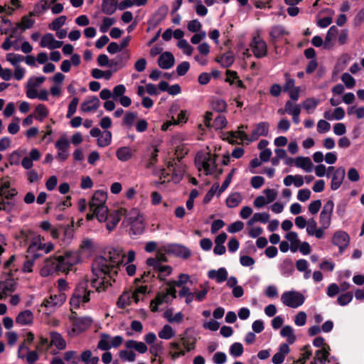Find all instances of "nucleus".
Returning a JSON list of instances; mask_svg holds the SVG:
<instances>
[{
    "label": "nucleus",
    "instance_id": "nucleus-31",
    "mask_svg": "<svg viewBox=\"0 0 364 364\" xmlns=\"http://www.w3.org/2000/svg\"><path fill=\"white\" fill-rule=\"evenodd\" d=\"M330 348L327 346V349L323 347L322 349L318 350L316 351V356L314 358L313 360L311 361L310 364H317V362L319 361L321 364L324 363L327 360L329 353Z\"/></svg>",
    "mask_w": 364,
    "mask_h": 364
},
{
    "label": "nucleus",
    "instance_id": "nucleus-24",
    "mask_svg": "<svg viewBox=\"0 0 364 364\" xmlns=\"http://www.w3.org/2000/svg\"><path fill=\"white\" fill-rule=\"evenodd\" d=\"M295 165L296 167L302 168L307 173L312 171L314 164L309 157L298 156L295 159Z\"/></svg>",
    "mask_w": 364,
    "mask_h": 364
},
{
    "label": "nucleus",
    "instance_id": "nucleus-30",
    "mask_svg": "<svg viewBox=\"0 0 364 364\" xmlns=\"http://www.w3.org/2000/svg\"><path fill=\"white\" fill-rule=\"evenodd\" d=\"M211 108L217 112H225L227 111V102L222 99L213 97L210 100Z\"/></svg>",
    "mask_w": 364,
    "mask_h": 364
},
{
    "label": "nucleus",
    "instance_id": "nucleus-46",
    "mask_svg": "<svg viewBox=\"0 0 364 364\" xmlns=\"http://www.w3.org/2000/svg\"><path fill=\"white\" fill-rule=\"evenodd\" d=\"M353 298V294L352 291H347L344 294H342L338 296L337 299V302L341 306H346L348 304Z\"/></svg>",
    "mask_w": 364,
    "mask_h": 364
},
{
    "label": "nucleus",
    "instance_id": "nucleus-18",
    "mask_svg": "<svg viewBox=\"0 0 364 364\" xmlns=\"http://www.w3.org/2000/svg\"><path fill=\"white\" fill-rule=\"evenodd\" d=\"M157 63L161 68L168 70L173 66L175 58L171 52L166 51L160 55Z\"/></svg>",
    "mask_w": 364,
    "mask_h": 364
},
{
    "label": "nucleus",
    "instance_id": "nucleus-26",
    "mask_svg": "<svg viewBox=\"0 0 364 364\" xmlns=\"http://www.w3.org/2000/svg\"><path fill=\"white\" fill-rule=\"evenodd\" d=\"M168 294L163 292H159L156 297L150 302V309L152 312H157L159 311V306L163 303H168Z\"/></svg>",
    "mask_w": 364,
    "mask_h": 364
},
{
    "label": "nucleus",
    "instance_id": "nucleus-23",
    "mask_svg": "<svg viewBox=\"0 0 364 364\" xmlns=\"http://www.w3.org/2000/svg\"><path fill=\"white\" fill-rule=\"evenodd\" d=\"M100 105V102L97 97L92 96L90 99L84 101L81 104V109L85 112L95 111Z\"/></svg>",
    "mask_w": 364,
    "mask_h": 364
},
{
    "label": "nucleus",
    "instance_id": "nucleus-1",
    "mask_svg": "<svg viewBox=\"0 0 364 364\" xmlns=\"http://www.w3.org/2000/svg\"><path fill=\"white\" fill-rule=\"evenodd\" d=\"M107 258L103 256L97 257L92 264V272L97 278L91 281V284L93 287H96L97 291L105 290L110 283L104 279L97 284V279L101 277L108 275L111 277L112 271L117 274L115 269L119 264L122 262V259L124 255L122 254V250L119 248H112L108 251Z\"/></svg>",
    "mask_w": 364,
    "mask_h": 364
},
{
    "label": "nucleus",
    "instance_id": "nucleus-59",
    "mask_svg": "<svg viewBox=\"0 0 364 364\" xmlns=\"http://www.w3.org/2000/svg\"><path fill=\"white\" fill-rule=\"evenodd\" d=\"M130 304V296L129 294H122L117 301V305L119 309H124L127 306Z\"/></svg>",
    "mask_w": 364,
    "mask_h": 364
},
{
    "label": "nucleus",
    "instance_id": "nucleus-19",
    "mask_svg": "<svg viewBox=\"0 0 364 364\" xmlns=\"http://www.w3.org/2000/svg\"><path fill=\"white\" fill-rule=\"evenodd\" d=\"M167 251L183 259H188L191 255V250L186 246L181 245H171L168 246Z\"/></svg>",
    "mask_w": 364,
    "mask_h": 364
},
{
    "label": "nucleus",
    "instance_id": "nucleus-21",
    "mask_svg": "<svg viewBox=\"0 0 364 364\" xmlns=\"http://www.w3.org/2000/svg\"><path fill=\"white\" fill-rule=\"evenodd\" d=\"M289 352L290 348L289 345L287 343H282L279 347V351L272 358V363L274 364H282Z\"/></svg>",
    "mask_w": 364,
    "mask_h": 364
},
{
    "label": "nucleus",
    "instance_id": "nucleus-15",
    "mask_svg": "<svg viewBox=\"0 0 364 364\" xmlns=\"http://www.w3.org/2000/svg\"><path fill=\"white\" fill-rule=\"evenodd\" d=\"M93 320L90 316H82L76 318L73 326V331L76 333H80L86 331L92 325Z\"/></svg>",
    "mask_w": 364,
    "mask_h": 364
},
{
    "label": "nucleus",
    "instance_id": "nucleus-32",
    "mask_svg": "<svg viewBox=\"0 0 364 364\" xmlns=\"http://www.w3.org/2000/svg\"><path fill=\"white\" fill-rule=\"evenodd\" d=\"M288 34L282 26H277L272 28L269 32L270 43L275 45L278 38Z\"/></svg>",
    "mask_w": 364,
    "mask_h": 364
},
{
    "label": "nucleus",
    "instance_id": "nucleus-28",
    "mask_svg": "<svg viewBox=\"0 0 364 364\" xmlns=\"http://www.w3.org/2000/svg\"><path fill=\"white\" fill-rule=\"evenodd\" d=\"M215 60L216 62L220 63L222 67L229 68L235 61L234 54L232 51L226 52L220 56H217Z\"/></svg>",
    "mask_w": 364,
    "mask_h": 364
},
{
    "label": "nucleus",
    "instance_id": "nucleus-40",
    "mask_svg": "<svg viewBox=\"0 0 364 364\" xmlns=\"http://www.w3.org/2000/svg\"><path fill=\"white\" fill-rule=\"evenodd\" d=\"M35 112L37 114L35 118L36 120L42 122L48 115V110L46 105L43 104L38 105L35 108Z\"/></svg>",
    "mask_w": 364,
    "mask_h": 364
},
{
    "label": "nucleus",
    "instance_id": "nucleus-50",
    "mask_svg": "<svg viewBox=\"0 0 364 364\" xmlns=\"http://www.w3.org/2000/svg\"><path fill=\"white\" fill-rule=\"evenodd\" d=\"M3 284V292L5 294H6L7 292H14L16 290L17 283L14 279H7Z\"/></svg>",
    "mask_w": 364,
    "mask_h": 364
},
{
    "label": "nucleus",
    "instance_id": "nucleus-35",
    "mask_svg": "<svg viewBox=\"0 0 364 364\" xmlns=\"http://www.w3.org/2000/svg\"><path fill=\"white\" fill-rule=\"evenodd\" d=\"M107 198V192L102 190H97L94 193L92 200L90 203H93L94 204L99 205H105Z\"/></svg>",
    "mask_w": 364,
    "mask_h": 364
},
{
    "label": "nucleus",
    "instance_id": "nucleus-13",
    "mask_svg": "<svg viewBox=\"0 0 364 364\" xmlns=\"http://www.w3.org/2000/svg\"><path fill=\"white\" fill-rule=\"evenodd\" d=\"M88 284L87 281H82L77 285L73 295L82 299V303H87L90 301V295L91 291L87 290Z\"/></svg>",
    "mask_w": 364,
    "mask_h": 364
},
{
    "label": "nucleus",
    "instance_id": "nucleus-17",
    "mask_svg": "<svg viewBox=\"0 0 364 364\" xmlns=\"http://www.w3.org/2000/svg\"><path fill=\"white\" fill-rule=\"evenodd\" d=\"M63 44V41H57L54 38L52 33L45 34L40 42V46L42 48H48L49 49H55L60 48Z\"/></svg>",
    "mask_w": 364,
    "mask_h": 364
},
{
    "label": "nucleus",
    "instance_id": "nucleus-55",
    "mask_svg": "<svg viewBox=\"0 0 364 364\" xmlns=\"http://www.w3.org/2000/svg\"><path fill=\"white\" fill-rule=\"evenodd\" d=\"M320 103L319 100L315 99L314 97L307 98L303 103V107L307 111L310 109H314Z\"/></svg>",
    "mask_w": 364,
    "mask_h": 364
},
{
    "label": "nucleus",
    "instance_id": "nucleus-43",
    "mask_svg": "<svg viewBox=\"0 0 364 364\" xmlns=\"http://www.w3.org/2000/svg\"><path fill=\"white\" fill-rule=\"evenodd\" d=\"M304 352L301 354V357L296 360L294 361L293 364H304L307 360L311 356V350H310V346L306 345L303 348Z\"/></svg>",
    "mask_w": 364,
    "mask_h": 364
},
{
    "label": "nucleus",
    "instance_id": "nucleus-61",
    "mask_svg": "<svg viewBox=\"0 0 364 364\" xmlns=\"http://www.w3.org/2000/svg\"><path fill=\"white\" fill-rule=\"evenodd\" d=\"M158 153H159V149L156 147H155L148 160V162L146 164V167L147 168H153L155 166V164L157 163Z\"/></svg>",
    "mask_w": 364,
    "mask_h": 364
},
{
    "label": "nucleus",
    "instance_id": "nucleus-9",
    "mask_svg": "<svg viewBox=\"0 0 364 364\" xmlns=\"http://www.w3.org/2000/svg\"><path fill=\"white\" fill-rule=\"evenodd\" d=\"M250 47L254 55L257 58H263L267 54V43L259 36L253 38Z\"/></svg>",
    "mask_w": 364,
    "mask_h": 364
},
{
    "label": "nucleus",
    "instance_id": "nucleus-38",
    "mask_svg": "<svg viewBox=\"0 0 364 364\" xmlns=\"http://www.w3.org/2000/svg\"><path fill=\"white\" fill-rule=\"evenodd\" d=\"M112 133L108 130H105L97 139V145L100 147L109 146L112 142Z\"/></svg>",
    "mask_w": 364,
    "mask_h": 364
},
{
    "label": "nucleus",
    "instance_id": "nucleus-47",
    "mask_svg": "<svg viewBox=\"0 0 364 364\" xmlns=\"http://www.w3.org/2000/svg\"><path fill=\"white\" fill-rule=\"evenodd\" d=\"M244 351V348L242 343L235 342L230 347V353L234 357H240Z\"/></svg>",
    "mask_w": 364,
    "mask_h": 364
},
{
    "label": "nucleus",
    "instance_id": "nucleus-8",
    "mask_svg": "<svg viewBox=\"0 0 364 364\" xmlns=\"http://www.w3.org/2000/svg\"><path fill=\"white\" fill-rule=\"evenodd\" d=\"M332 242L338 247L339 252L343 254L349 245L350 236L343 230H338L333 235Z\"/></svg>",
    "mask_w": 364,
    "mask_h": 364
},
{
    "label": "nucleus",
    "instance_id": "nucleus-7",
    "mask_svg": "<svg viewBox=\"0 0 364 364\" xmlns=\"http://www.w3.org/2000/svg\"><path fill=\"white\" fill-rule=\"evenodd\" d=\"M333 208L334 203L331 200H328L323 205L319 216V222L323 229L328 228L331 225Z\"/></svg>",
    "mask_w": 364,
    "mask_h": 364
},
{
    "label": "nucleus",
    "instance_id": "nucleus-25",
    "mask_svg": "<svg viewBox=\"0 0 364 364\" xmlns=\"http://www.w3.org/2000/svg\"><path fill=\"white\" fill-rule=\"evenodd\" d=\"M50 342L49 346H55L58 350H64L66 348V342L60 333L56 331L50 333Z\"/></svg>",
    "mask_w": 364,
    "mask_h": 364
},
{
    "label": "nucleus",
    "instance_id": "nucleus-34",
    "mask_svg": "<svg viewBox=\"0 0 364 364\" xmlns=\"http://www.w3.org/2000/svg\"><path fill=\"white\" fill-rule=\"evenodd\" d=\"M280 335L284 338H287V341L290 345L296 341V338L291 326H284L280 331Z\"/></svg>",
    "mask_w": 364,
    "mask_h": 364
},
{
    "label": "nucleus",
    "instance_id": "nucleus-53",
    "mask_svg": "<svg viewBox=\"0 0 364 364\" xmlns=\"http://www.w3.org/2000/svg\"><path fill=\"white\" fill-rule=\"evenodd\" d=\"M341 80L348 89L353 88L355 85V80L348 73H344L342 75Z\"/></svg>",
    "mask_w": 364,
    "mask_h": 364
},
{
    "label": "nucleus",
    "instance_id": "nucleus-33",
    "mask_svg": "<svg viewBox=\"0 0 364 364\" xmlns=\"http://www.w3.org/2000/svg\"><path fill=\"white\" fill-rule=\"evenodd\" d=\"M132 156V149L129 146L119 147L116 151V156L121 161H127Z\"/></svg>",
    "mask_w": 364,
    "mask_h": 364
},
{
    "label": "nucleus",
    "instance_id": "nucleus-44",
    "mask_svg": "<svg viewBox=\"0 0 364 364\" xmlns=\"http://www.w3.org/2000/svg\"><path fill=\"white\" fill-rule=\"evenodd\" d=\"M35 23V21L28 16H23L21 18V22L18 23V27H21L22 31L31 28Z\"/></svg>",
    "mask_w": 364,
    "mask_h": 364
},
{
    "label": "nucleus",
    "instance_id": "nucleus-3",
    "mask_svg": "<svg viewBox=\"0 0 364 364\" xmlns=\"http://www.w3.org/2000/svg\"><path fill=\"white\" fill-rule=\"evenodd\" d=\"M127 219L131 225L129 232L133 235H140L143 232L142 216L137 208H132L128 213Z\"/></svg>",
    "mask_w": 364,
    "mask_h": 364
},
{
    "label": "nucleus",
    "instance_id": "nucleus-64",
    "mask_svg": "<svg viewBox=\"0 0 364 364\" xmlns=\"http://www.w3.org/2000/svg\"><path fill=\"white\" fill-rule=\"evenodd\" d=\"M190 68V63L187 61H183L176 67V73L178 76L185 75Z\"/></svg>",
    "mask_w": 364,
    "mask_h": 364
},
{
    "label": "nucleus",
    "instance_id": "nucleus-42",
    "mask_svg": "<svg viewBox=\"0 0 364 364\" xmlns=\"http://www.w3.org/2000/svg\"><path fill=\"white\" fill-rule=\"evenodd\" d=\"M146 264L147 266L151 267L153 270L158 273L167 269L166 267H164V265H162L161 263L159 262L156 259H154V257L148 258L146 261Z\"/></svg>",
    "mask_w": 364,
    "mask_h": 364
},
{
    "label": "nucleus",
    "instance_id": "nucleus-39",
    "mask_svg": "<svg viewBox=\"0 0 364 364\" xmlns=\"http://www.w3.org/2000/svg\"><path fill=\"white\" fill-rule=\"evenodd\" d=\"M281 271L284 275H290L294 272V263L291 259H286L281 265Z\"/></svg>",
    "mask_w": 364,
    "mask_h": 364
},
{
    "label": "nucleus",
    "instance_id": "nucleus-49",
    "mask_svg": "<svg viewBox=\"0 0 364 364\" xmlns=\"http://www.w3.org/2000/svg\"><path fill=\"white\" fill-rule=\"evenodd\" d=\"M119 356L123 361L133 362L135 360L136 354L132 350H121Z\"/></svg>",
    "mask_w": 364,
    "mask_h": 364
},
{
    "label": "nucleus",
    "instance_id": "nucleus-10",
    "mask_svg": "<svg viewBox=\"0 0 364 364\" xmlns=\"http://www.w3.org/2000/svg\"><path fill=\"white\" fill-rule=\"evenodd\" d=\"M127 210L124 208H119L109 213L107 220V229L109 231L113 230L121 220L122 215H127Z\"/></svg>",
    "mask_w": 364,
    "mask_h": 364
},
{
    "label": "nucleus",
    "instance_id": "nucleus-63",
    "mask_svg": "<svg viewBox=\"0 0 364 364\" xmlns=\"http://www.w3.org/2000/svg\"><path fill=\"white\" fill-rule=\"evenodd\" d=\"M115 23L114 18L104 17L102 19V23L100 26V31L105 33L108 31L109 28Z\"/></svg>",
    "mask_w": 364,
    "mask_h": 364
},
{
    "label": "nucleus",
    "instance_id": "nucleus-27",
    "mask_svg": "<svg viewBox=\"0 0 364 364\" xmlns=\"http://www.w3.org/2000/svg\"><path fill=\"white\" fill-rule=\"evenodd\" d=\"M118 8L117 0H102V12L106 15L114 14Z\"/></svg>",
    "mask_w": 364,
    "mask_h": 364
},
{
    "label": "nucleus",
    "instance_id": "nucleus-52",
    "mask_svg": "<svg viewBox=\"0 0 364 364\" xmlns=\"http://www.w3.org/2000/svg\"><path fill=\"white\" fill-rule=\"evenodd\" d=\"M235 171H236L235 168H232L230 171V172L228 174L226 178L225 179V181H223V183H222L221 186L219 188L218 196H220L221 193L225 191L226 190V188L229 186V185L230 184L231 181H232V177H233V175H234Z\"/></svg>",
    "mask_w": 364,
    "mask_h": 364
},
{
    "label": "nucleus",
    "instance_id": "nucleus-16",
    "mask_svg": "<svg viewBox=\"0 0 364 364\" xmlns=\"http://www.w3.org/2000/svg\"><path fill=\"white\" fill-rule=\"evenodd\" d=\"M346 170L343 167L341 166L337 168L332 175L331 182V189L332 191L338 190L343 183L345 178Z\"/></svg>",
    "mask_w": 364,
    "mask_h": 364
},
{
    "label": "nucleus",
    "instance_id": "nucleus-37",
    "mask_svg": "<svg viewBox=\"0 0 364 364\" xmlns=\"http://www.w3.org/2000/svg\"><path fill=\"white\" fill-rule=\"evenodd\" d=\"M175 333H176L173 328L170 325L166 324L159 332L158 336L161 339L168 340L173 338L175 336Z\"/></svg>",
    "mask_w": 364,
    "mask_h": 364
},
{
    "label": "nucleus",
    "instance_id": "nucleus-29",
    "mask_svg": "<svg viewBox=\"0 0 364 364\" xmlns=\"http://www.w3.org/2000/svg\"><path fill=\"white\" fill-rule=\"evenodd\" d=\"M33 314L30 310H25L18 314L16 322L20 325H28L33 323Z\"/></svg>",
    "mask_w": 364,
    "mask_h": 364
},
{
    "label": "nucleus",
    "instance_id": "nucleus-60",
    "mask_svg": "<svg viewBox=\"0 0 364 364\" xmlns=\"http://www.w3.org/2000/svg\"><path fill=\"white\" fill-rule=\"evenodd\" d=\"M25 58L19 54H15L13 53L6 54V60L11 63L13 65H16V64L21 61H23Z\"/></svg>",
    "mask_w": 364,
    "mask_h": 364
},
{
    "label": "nucleus",
    "instance_id": "nucleus-41",
    "mask_svg": "<svg viewBox=\"0 0 364 364\" xmlns=\"http://www.w3.org/2000/svg\"><path fill=\"white\" fill-rule=\"evenodd\" d=\"M67 19L66 16H60L55 18L49 25V29L52 31L59 30L65 23Z\"/></svg>",
    "mask_w": 364,
    "mask_h": 364
},
{
    "label": "nucleus",
    "instance_id": "nucleus-4",
    "mask_svg": "<svg viewBox=\"0 0 364 364\" xmlns=\"http://www.w3.org/2000/svg\"><path fill=\"white\" fill-rule=\"evenodd\" d=\"M281 301L284 305L296 309L301 306L305 301L304 296L296 291L284 292L281 296Z\"/></svg>",
    "mask_w": 364,
    "mask_h": 364
},
{
    "label": "nucleus",
    "instance_id": "nucleus-54",
    "mask_svg": "<svg viewBox=\"0 0 364 364\" xmlns=\"http://www.w3.org/2000/svg\"><path fill=\"white\" fill-rule=\"evenodd\" d=\"M227 119L225 116L219 115L213 121V127L215 129H222L227 125Z\"/></svg>",
    "mask_w": 364,
    "mask_h": 364
},
{
    "label": "nucleus",
    "instance_id": "nucleus-57",
    "mask_svg": "<svg viewBox=\"0 0 364 364\" xmlns=\"http://www.w3.org/2000/svg\"><path fill=\"white\" fill-rule=\"evenodd\" d=\"M79 102V99L77 97H74L68 105V109L66 114L67 118H70L73 116L77 110V107Z\"/></svg>",
    "mask_w": 364,
    "mask_h": 364
},
{
    "label": "nucleus",
    "instance_id": "nucleus-62",
    "mask_svg": "<svg viewBox=\"0 0 364 364\" xmlns=\"http://www.w3.org/2000/svg\"><path fill=\"white\" fill-rule=\"evenodd\" d=\"M137 117L136 112H127L124 117L123 122L129 127H132L135 119Z\"/></svg>",
    "mask_w": 364,
    "mask_h": 364
},
{
    "label": "nucleus",
    "instance_id": "nucleus-5",
    "mask_svg": "<svg viewBox=\"0 0 364 364\" xmlns=\"http://www.w3.org/2000/svg\"><path fill=\"white\" fill-rule=\"evenodd\" d=\"M124 338L121 336H111L105 333L100 334V339L97 343V348L101 350H109L111 348H117L123 343Z\"/></svg>",
    "mask_w": 364,
    "mask_h": 364
},
{
    "label": "nucleus",
    "instance_id": "nucleus-48",
    "mask_svg": "<svg viewBox=\"0 0 364 364\" xmlns=\"http://www.w3.org/2000/svg\"><path fill=\"white\" fill-rule=\"evenodd\" d=\"M338 33V29L336 26H332L328 29L324 41V48H326L332 39Z\"/></svg>",
    "mask_w": 364,
    "mask_h": 364
},
{
    "label": "nucleus",
    "instance_id": "nucleus-56",
    "mask_svg": "<svg viewBox=\"0 0 364 364\" xmlns=\"http://www.w3.org/2000/svg\"><path fill=\"white\" fill-rule=\"evenodd\" d=\"M177 46L181 49H183L184 53L187 55H191L193 53V48L185 39L180 40Z\"/></svg>",
    "mask_w": 364,
    "mask_h": 364
},
{
    "label": "nucleus",
    "instance_id": "nucleus-51",
    "mask_svg": "<svg viewBox=\"0 0 364 364\" xmlns=\"http://www.w3.org/2000/svg\"><path fill=\"white\" fill-rule=\"evenodd\" d=\"M220 186L218 183H215L213 185V186L210 188V190L206 193L205 196H204L203 203L204 204H208L210 202L213 197L215 194L216 191H219Z\"/></svg>",
    "mask_w": 364,
    "mask_h": 364
},
{
    "label": "nucleus",
    "instance_id": "nucleus-20",
    "mask_svg": "<svg viewBox=\"0 0 364 364\" xmlns=\"http://www.w3.org/2000/svg\"><path fill=\"white\" fill-rule=\"evenodd\" d=\"M228 271L225 267H220L218 270L211 269L208 272V277L210 279H215L217 283L220 284L228 279Z\"/></svg>",
    "mask_w": 364,
    "mask_h": 364
},
{
    "label": "nucleus",
    "instance_id": "nucleus-58",
    "mask_svg": "<svg viewBox=\"0 0 364 364\" xmlns=\"http://www.w3.org/2000/svg\"><path fill=\"white\" fill-rule=\"evenodd\" d=\"M74 220L72 218L70 224L64 227V240H70L74 234Z\"/></svg>",
    "mask_w": 364,
    "mask_h": 364
},
{
    "label": "nucleus",
    "instance_id": "nucleus-36",
    "mask_svg": "<svg viewBox=\"0 0 364 364\" xmlns=\"http://www.w3.org/2000/svg\"><path fill=\"white\" fill-rule=\"evenodd\" d=\"M242 196L240 193H234L226 199V205L228 208H235L242 202Z\"/></svg>",
    "mask_w": 364,
    "mask_h": 364
},
{
    "label": "nucleus",
    "instance_id": "nucleus-6",
    "mask_svg": "<svg viewBox=\"0 0 364 364\" xmlns=\"http://www.w3.org/2000/svg\"><path fill=\"white\" fill-rule=\"evenodd\" d=\"M196 339H193L191 344H187L183 346L184 347V350H182L181 348L180 342H171L169 343V346L171 349L176 350V351L170 350L168 352V355L171 357V360H176L179 357L184 356L186 352H190L196 348Z\"/></svg>",
    "mask_w": 364,
    "mask_h": 364
},
{
    "label": "nucleus",
    "instance_id": "nucleus-14",
    "mask_svg": "<svg viewBox=\"0 0 364 364\" xmlns=\"http://www.w3.org/2000/svg\"><path fill=\"white\" fill-rule=\"evenodd\" d=\"M130 52L129 50H124L121 53L117 55L115 58L111 60V65L114 67V71H117L118 69H121L125 67L127 63L130 59Z\"/></svg>",
    "mask_w": 364,
    "mask_h": 364
},
{
    "label": "nucleus",
    "instance_id": "nucleus-22",
    "mask_svg": "<svg viewBox=\"0 0 364 364\" xmlns=\"http://www.w3.org/2000/svg\"><path fill=\"white\" fill-rule=\"evenodd\" d=\"M66 299L65 294L60 293L58 295H50L48 299L43 300V304L46 307L61 306Z\"/></svg>",
    "mask_w": 364,
    "mask_h": 364
},
{
    "label": "nucleus",
    "instance_id": "nucleus-11",
    "mask_svg": "<svg viewBox=\"0 0 364 364\" xmlns=\"http://www.w3.org/2000/svg\"><path fill=\"white\" fill-rule=\"evenodd\" d=\"M90 211L95 213V217L100 223L106 222L108 220L109 212L105 205H99L90 203Z\"/></svg>",
    "mask_w": 364,
    "mask_h": 364
},
{
    "label": "nucleus",
    "instance_id": "nucleus-2",
    "mask_svg": "<svg viewBox=\"0 0 364 364\" xmlns=\"http://www.w3.org/2000/svg\"><path fill=\"white\" fill-rule=\"evenodd\" d=\"M75 264V260L65 262L63 256H53L45 259V264L41 269L40 274L47 277L58 272H68Z\"/></svg>",
    "mask_w": 364,
    "mask_h": 364
},
{
    "label": "nucleus",
    "instance_id": "nucleus-45",
    "mask_svg": "<svg viewBox=\"0 0 364 364\" xmlns=\"http://www.w3.org/2000/svg\"><path fill=\"white\" fill-rule=\"evenodd\" d=\"M269 124L267 122H261L256 124L255 131L259 136H267L269 133Z\"/></svg>",
    "mask_w": 364,
    "mask_h": 364
},
{
    "label": "nucleus",
    "instance_id": "nucleus-12",
    "mask_svg": "<svg viewBox=\"0 0 364 364\" xmlns=\"http://www.w3.org/2000/svg\"><path fill=\"white\" fill-rule=\"evenodd\" d=\"M218 157L217 154H209L208 156H205L202 160L201 164L206 175H212L215 173L218 166L216 164Z\"/></svg>",
    "mask_w": 364,
    "mask_h": 364
}]
</instances>
